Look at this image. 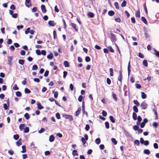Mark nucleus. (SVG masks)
Instances as JSON below:
<instances>
[{"instance_id": "1", "label": "nucleus", "mask_w": 159, "mask_h": 159, "mask_svg": "<svg viewBox=\"0 0 159 159\" xmlns=\"http://www.w3.org/2000/svg\"><path fill=\"white\" fill-rule=\"evenodd\" d=\"M63 117L66 119H69L70 121H72L73 120V118L72 116L66 114H63Z\"/></svg>"}, {"instance_id": "2", "label": "nucleus", "mask_w": 159, "mask_h": 159, "mask_svg": "<svg viewBox=\"0 0 159 159\" xmlns=\"http://www.w3.org/2000/svg\"><path fill=\"white\" fill-rule=\"evenodd\" d=\"M148 119L146 118H144L143 120V121L142 122L141 124L140 127L141 128H143L144 127L145 124L148 122Z\"/></svg>"}, {"instance_id": "3", "label": "nucleus", "mask_w": 159, "mask_h": 159, "mask_svg": "<svg viewBox=\"0 0 159 159\" xmlns=\"http://www.w3.org/2000/svg\"><path fill=\"white\" fill-rule=\"evenodd\" d=\"M110 35L111 36V41L114 42L116 41V39L115 35L112 33H111Z\"/></svg>"}, {"instance_id": "4", "label": "nucleus", "mask_w": 159, "mask_h": 159, "mask_svg": "<svg viewBox=\"0 0 159 159\" xmlns=\"http://www.w3.org/2000/svg\"><path fill=\"white\" fill-rule=\"evenodd\" d=\"M140 106L142 109H145L147 108L148 105L144 102H143L141 104Z\"/></svg>"}, {"instance_id": "5", "label": "nucleus", "mask_w": 159, "mask_h": 159, "mask_svg": "<svg viewBox=\"0 0 159 159\" xmlns=\"http://www.w3.org/2000/svg\"><path fill=\"white\" fill-rule=\"evenodd\" d=\"M25 5L28 7H30L31 6V3L30 0H25Z\"/></svg>"}, {"instance_id": "6", "label": "nucleus", "mask_w": 159, "mask_h": 159, "mask_svg": "<svg viewBox=\"0 0 159 159\" xmlns=\"http://www.w3.org/2000/svg\"><path fill=\"white\" fill-rule=\"evenodd\" d=\"M42 11L43 13H45L47 11L45 6L44 5H42L41 6Z\"/></svg>"}, {"instance_id": "7", "label": "nucleus", "mask_w": 159, "mask_h": 159, "mask_svg": "<svg viewBox=\"0 0 159 159\" xmlns=\"http://www.w3.org/2000/svg\"><path fill=\"white\" fill-rule=\"evenodd\" d=\"M8 59L7 61H8V64L10 66H11L12 65V63L11 62V61L12 59V57L10 56H7Z\"/></svg>"}, {"instance_id": "8", "label": "nucleus", "mask_w": 159, "mask_h": 159, "mask_svg": "<svg viewBox=\"0 0 159 159\" xmlns=\"http://www.w3.org/2000/svg\"><path fill=\"white\" fill-rule=\"evenodd\" d=\"M48 25L52 26H54L56 24V23H55L53 20H49L48 22Z\"/></svg>"}, {"instance_id": "9", "label": "nucleus", "mask_w": 159, "mask_h": 159, "mask_svg": "<svg viewBox=\"0 0 159 159\" xmlns=\"http://www.w3.org/2000/svg\"><path fill=\"white\" fill-rule=\"evenodd\" d=\"M55 137L53 135H52L49 136V140L50 142H52L54 141Z\"/></svg>"}, {"instance_id": "10", "label": "nucleus", "mask_w": 159, "mask_h": 159, "mask_svg": "<svg viewBox=\"0 0 159 159\" xmlns=\"http://www.w3.org/2000/svg\"><path fill=\"white\" fill-rule=\"evenodd\" d=\"M71 25L75 29V31H78V29L77 28L76 25V24L74 23H71Z\"/></svg>"}, {"instance_id": "11", "label": "nucleus", "mask_w": 159, "mask_h": 159, "mask_svg": "<svg viewBox=\"0 0 159 159\" xmlns=\"http://www.w3.org/2000/svg\"><path fill=\"white\" fill-rule=\"evenodd\" d=\"M87 16L90 18H93L94 17V14L91 12H89L87 14Z\"/></svg>"}, {"instance_id": "12", "label": "nucleus", "mask_w": 159, "mask_h": 159, "mask_svg": "<svg viewBox=\"0 0 159 159\" xmlns=\"http://www.w3.org/2000/svg\"><path fill=\"white\" fill-rule=\"evenodd\" d=\"M37 108L39 110L43 109L44 107L39 102L37 103Z\"/></svg>"}, {"instance_id": "13", "label": "nucleus", "mask_w": 159, "mask_h": 159, "mask_svg": "<svg viewBox=\"0 0 159 159\" xmlns=\"http://www.w3.org/2000/svg\"><path fill=\"white\" fill-rule=\"evenodd\" d=\"M53 57V55L52 53L50 52V54L48 55L47 57L48 59H52Z\"/></svg>"}, {"instance_id": "14", "label": "nucleus", "mask_w": 159, "mask_h": 159, "mask_svg": "<svg viewBox=\"0 0 159 159\" xmlns=\"http://www.w3.org/2000/svg\"><path fill=\"white\" fill-rule=\"evenodd\" d=\"M108 15L110 16H112L115 14V12L112 10L109 11L108 12Z\"/></svg>"}, {"instance_id": "15", "label": "nucleus", "mask_w": 159, "mask_h": 159, "mask_svg": "<svg viewBox=\"0 0 159 159\" xmlns=\"http://www.w3.org/2000/svg\"><path fill=\"white\" fill-rule=\"evenodd\" d=\"M141 93V97L142 99H145L147 98V95L143 92H142Z\"/></svg>"}, {"instance_id": "16", "label": "nucleus", "mask_w": 159, "mask_h": 159, "mask_svg": "<svg viewBox=\"0 0 159 159\" xmlns=\"http://www.w3.org/2000/svg\"><path fill=\"white\" fill-rule=\"evenodd\" d=\"M112 95L113 99L116 102L118 100V98H117V97H116V94L113 93Z\"/></svg>"}, {"instance_id": "17", "label": "nucleus", "mask_w": 159, "mask_h": 159, "mask_svg": "<svg viewBox=\"0 0 159 159\" xmlns=\"http://www.w3.org/2000/svg\"><path fill=\"white\" fill-rule=\"evenodd\" d=\"M143 153L149 155L150 153V152L148 149H145L143 150Z\"/></svg>"}, {"instance_id": "18", "label": "nucleus", "mask_w": 159, "mask_h": 159, "mask_svg": "<svg viewBox=\"0 0 159 159\" xmlns=\"http://www.w3.org/2000/svg\"><path fill=\"white\" fill-rule=\"evenodd\" d=\"M63 64L64 66L65 67H68L69 66V62L66 61H64L63 62Z\"/></svg>"}, {"instance_id": "19", "label": "nucleus", "mask_w": 159, "mask_h": 159, "mask_svg": "<svg viewBox=\"0 0 159 159\" xmlns=\"http://www.w3.org/2000/svg\"><path fill=\"white\" fill-rule=\"evenodd\" d=\"M153 112L154 113L156 117V119H157L158 117V115L157 112V110L155 109H153L152 110Z\"/></svg>"}, {"instance_id": "20", "label": "nucleus", "mask_w": 159, "mask_h": 159, "mask_svg": "<svg viewBox=\"0 0 159 159\" xmlns=\"http://www.w3.org/2000/svg\"><path fill=\"white\" fill-rule=\"evenodd\" d=\"M132 117L134 120H136L137 119V114L135 112H133Z\"/></svg>"}, {"instance_id": "21", "label": "nucleus", "mask_w": 159, "mask_h": 159, "mask_svg": "<svg viewBox=\"0 0 159 159\" xmlns=\"http://www.w3.org/2000/svg\"><path fill=\"white\" fill-rule=\"evenodd\" d=\"M25 125L24 124H20L19 126L20 129V131H22L24 127H25Z\"/></svg>"}, {"instance_id": "22", "label": "nucleus", "mask_w": 159, "mask_h": 159, "mask_svg": "<svg viewBox=\"0 0 159 159\" xmlns=\"http://www.w3.org/2000/svg\"><path fill=\"white\" fill-rule=\"evenodd\" d=\"M109 119L111 120V121L112 123H114L115 122V119H114V117L111 116H109Z\"/></svg>"}, {"instance_id": "23", "label": "nucleus", "mask_w": 159, "mask_h": 159, "mask_svg": "<svg viewBox=\"0 0 159 159\" xmlns=\"http://www.w3.org/2000/svg\"><path fill=\"white\" fill-rule=\"evenodd\" d=\"M141 20L145 24H146L147 23V21L146 18L144 16L141 17Z\"/></svg>"}, {"instance_id": "24", "label": "nucleus", "mask_w": 159, "mask_h": 159, "mask_svg": "<svg viewBox=\"0 0 159 159\" xmlns=\"http://www.w3.org/2000/svg\"><path fill=\"white\" fill-rule=\"evenodd\" d=\"M72 155L73 156H77L79 155L78 153H77V151L76 150H74L72 151Z\"/></svg>"}, {"instance_id": "25", "label": "nucleus", "mask_w": 159, "mask_h": 159, "mask_svg": "<svg viewBox=\"0 0 159 159\" xmlns=\"http://www.w3.org/2000/svg\"><path fill=\"white\" fill-rule=\"evenodd\" d=\"M143 64L144 66L147 67L148 66V63L147 60H144L143 62Z\"/></svg>"}, {"instance_id": "26", "label": "nucleus", "mask_w": 159, "mask_h": 159, "mask_svg": "<svg viewBox=\"0 0 159 159\" xmlns=\"http://www.w3.org/2000/svg\"><path fill=\"white\" fill-rule=\"evenodd\" d=\"M133 110L135 113H138V109L137 107L135 105L133 107Z\"/></svg>"}, {"instance_id": "27", "label": "nucleus", "mask_w": 159, "mask_h": 159, "mask_svg": "<svg viewBox=\"0 0 159 159\" xmlns=\"http://www.w3.org/2000/svg\"><path fill=\"white\" fill-rule=\"evenodd\" d=\"M25 93L26 94L30 93L31 92L30 90L27 88H25Z\"/></svg>"}, {"instance_id": "28", "label": "nucleus", "mask_w": 159, "mask_h": 159, "mask_svg": "<svg viewBox=\"0 0 159 159\" xmlns=\"http://www.w3.org/2000/svg\"><path fill=\"white\" fill-rule=\"evenodd\" d=\"M22 150L21 151L22 153H24L26 152V146L25 145H23L22 146Z\"/></svg>"}, {"instance_id": "29", "label": "nucleus", "mask_w": 159, "mask_h": 159, "mask_svg": "<svg viewBox=\"0 0 159 159\" xmlns=\"http://www.w3.org/2000/svg\"><path fill=\"white\" fill-rule=\"evenodd\" d=\"M134 144L139 146V145L140 143L139 141V140L136 139L134 141Z\"/></svg>"}, {"instance_id": "30", "label": "nucleus", "mask_w": 159, "mask_h": 159, "mask_svg": "<svg viewBox=\"0 0 159 159\" xmlns=\"http://www.w3.org/2000/svg\"><path fill=\"white\" fill-rule=\"evenodd\" d=\"M126 4H127L126 1L125 0H124L123 1V2L121 4V6L122 7H124L126 6Z\"/></svg>"}, {"instance_id": "31", "label": "nucleus", "mask_w": 159, "mask_h": 159, "mask_svg": "<svg viewBox=\"0 0 159 159\" xmlns=\"http://www.w3.org/2000/svg\"><path fill=\"white\" fill-rule=\"evenodd\" d=\"M24 116L26 120H28L30 118V116L29 115V114L28 113H25L24 114Z\"/></svg>"}, {"instance_id": "32", "label": "nucleus", "mask_w": 159, "mask_h": 159, "mask_svg": "<svg viewBox=\"0 0 159 159\" xmlns=\"http://www.w3.org/2000/svg\"><path fill=\"white\" fill-rule=\"evenodd\" d=\"M9 106L7 104L4 103L3 105V108L5 110H7L9 107Z\"/></svg>"}, {"instance_id": "33", "label": "nucleus", "mask_w": 159, "mask_h": 159, "mask_svg": "<svg viewBox=\"0 0 159 159\" xmlns=\"http://www.w3.org/2000/svg\"><path fill=\"white\" fill-rule=\"evenodd\" d=\"M19 138V136L18 134H16L13 135V138L15 140H17Z\"/></svg>"}, {"instance_id": "34", "label": "nucleus", "mask_w": 159, "mask_h": 159, "mask_svg": "<svg viewBox=\"0 0 159 159\" xmlns=\"http://www.w3.org/2000/svg\"><path fill=\"white\" fill-rule=\"evenodd\" d=\"M16 95L18 97H20L21 96V93L20 92L18 91L16 93Z\"/></svg>"}, {"instance_id": "35", "label": "nucleus", "mask_w": 159, "mask_h": 159, "mask_svg": "<svg viewBox=\"0 0 159 159\" xmlns=\"http://www.w3.org/2000/svg\"><path fill=\"white\" fill-rule=\"evenodd\" d=\"M130 68H131V65H128V76H129V75H130V72H131Z\"/></svg>"}, {"instance_id": "36", "label": "nucleus", "mask_w": 159, "mask_h": 159, "mask_svg": "<svg viewBox=\"0 0 159 159\" xmlns=\"http://www.w3.org/2000/svg\"><path fill=\"white\" fill-rule=\"evenodd\" d=\"M109 51L111 52H114V51L111 46H109L107 47Z\"/></svg>"}, {"instance_id": "37", "label": "nucleus", "mask_w": 159, "mask_h": 159, "mask_svg": "<svg viewBox=\"0 0 159 159\" xmlns=\"http://www.w3.org/2000/svg\"><path fill=\"white\" fill-rule=\"evenodd\" d=\"M29 128L28 127H26L25 128V129H24V132L25 133H28L29 132Z\"/></svg>"}, {"instance_id": "38", "label": "nucleus", "mask_w": 159, "mask_h": 159, "mask_svg": "<svg viewBox=\"0 0 159 159\" xmlns=\"http://www.w3.org/2000/svg\"><path fill=\"white\" fill-rule=\"evenodd\" d=\"M135 16L136 17H140V12L139 11H137L135 13Z\"/></svg>"}, {"instance_id": "39", "label": "nucleus", "mask_w": 159, "mask_h": 159, "mask_svg": "<svg viewBox=\"0 0 159 159\" xmlns=\"http://www.w3.org/2000/svg\"><path fill=\"white\" fill-rule=\"evenodd\" d=\"M19 64L21 65H23L25 62V60H24L19 59L18 61Z\"/></svg>"}, {"instance_id": "40", "label": "nucleus", "mask_w": 159, "mask_h": 159, "mask_svg": "<svg viewBox=\"0 0 159 159\" xmlns=\"http://www.w3.org/2000/svg\"><path fill=\"white\" fill-rule=\"evenodd\" d=\"M95 143L97 144H99L101 143V140L99 138H98L95 139Z\"/></svg>"}, {"instance_id": "41", "label": "nucleus", "mask_w": 159, "mask_h": 159, "mask_svg": "<svg viewBox=\"0 0 159 159\" xmlns=\"http://www.w3.org/2000/svg\"><path fill=\"white\" fill-rule=\"evenodd\" d=\"M105 124L106 128L107 129H108L110 127L109 122L108 121L105 122Z\"/></svg>"}, {"instance_id": "42", "label": "nucleus", "mask_w": 159, "mask_h": 159, "mask_svg": "<svg viewBox=\"0 0 159 159\" xmlns=\"http://www.w3.org/2000/svg\"><path fill=\"white\" fill-rule=\"evenodd\" d=\"M133 102L136 106H139L140 104L137 100H134Z\"/></svg>"}, {"instance_id": "43", "label": "nucleus", "mask_w": 159, "mask_h": 159, "mask_svg": "<svg viewBox=\"0 0 159 159\" xmlns=\"http://www.w3.org/2000/svg\"><path fill=\"white\" fill-rule=\"evenodd\" d=\"M38 67L37 65L36 64H35L33 66V67L32 68V70H36L38 69Z\"/></svg>"}, {"instance_id": "44", "label": "nucleus", "mask_w": 159, "mask_h": 159, "mask_svg": "<svg viewBox=\"0 0 159 159\" xmlns=\"http://www.w3.org/2000/svg\"><path fill=\"white\" fill-rule=\"evenodd\" d=\"M139 128V127L137 125H135L133 127V129L135 131L138 130Z\"/></svg>"}, {"instance_id": "45", "label": "nucleus", "mask_w": 159, "mask_h": 159, "mask_svg": "<svg viewBox=\"0 0 159 159\" xmlns=\"http://www.w3.org/2000/svg\"><path fill=\"white\" fill-rule=\"evenodd\" d=\"M111 140L112 142L114 143L115 145H116L117 144V141L116 139L114 138H112L111 139Z\"/></svg>"}, {"instance_id": "46", "label": "nucleus", "mask_w": 159, "mask_h": 159, "mask_svg": "<svg viewBox=\"0 0 159 159\" xmlns=\"http://www.w3.org/2000/svg\"><path fill=\"white\" fill-rule=\"evenodd\" d=\"M81 140L83 144L84 145V146H85L84 145V144H85V143H86V141H87L84 138L82 137L81 139Z\"/></svg>"}, {"instance_id": "47", "label": "nucleus", "mask_w": 159, "mask_h": 159, "mask_svg": "<svg viewBox=\"0 0 159 159\" xmlns=\"http://www.w3.org/2000/svg\"><path fill=\"white\" fill-rule=\"evenodd\" d=\"M154 52L156 56L157 57H159V51H157V50L154 48Z\"/></svg>"}, {"instance_id": "48", "label": "nucleus", "mask_w": 159, "mask_h": 159, "mask_svg": "<svg viewBox=\"0 0 159 159\" xmlns=\"http://www.w3.org/2000/svg\"><path fill=\"white\" fill-rule=\"evenodd\" d=\"M143 6L144 9L145 11L146 14H148V11H147V7L146 6V4L145 3L143 4Z\"/></svg>"}, {"instance_id": "49", "label": "nucleus", "mask_w": 159, "mask_h": 159, "mask_svg": "<svg viewBox=\"0 0 159 159\" xmlns=\"http://www.w3.org/2000/svg\"><path fill=\"white\" fill-rule=\"evenodd\" d=\"M110 72V75L111 76H113V70L112 68H110L109 69Z\"/></svg>"}, {"instance_id": "50", "label": "nucleus", "mask_w": 159, "mask_h": 159, "mask_svg": "<svg viewBox=\"0 0 159 159\" xmlns=\"http://www.w3.org/2000/svg\"><path fill=\"white\" fill-rule=\"evenodd\" d=\"M138 56L139 57L143 58L144 57L143 54L141 52H139L138 53Z\"/></svg>"}, {"instance_id": "51", "label": "nucleus", "mask_w": 159, "mask_h": 159, "mask_svg": "<svg viewBox=\"0 0 159 159\" xmlns=\"http://www.w3.org/2000/svg\"><path fill=\"white\" fill-rule=\"evenodd\" d=\"M102 116L104 117L106 116L107 115V112L104 110H103L102 111Z\"/></svg>"}, {"instance_id": "52", "label": "nucleus", "mask_w": 159, "mask_h": 159, "mask_svg": "<svg viewBox=\"0 0 159 159\" xmlns=\"http://www.w3.org/2000/svg\"><path fill=\"white\" fill-rule=\"evenodd\" d=\"M85 61L87 62H89L90 61V58L89 56H86L85 58Z\"/></svg>"}, {"instance_id": "53", "label": "nucleus", "mask_w": 159, "mask_h": 159, "mask_svg": "<svg viewBox=\"0 0 159 159\" xmlns=\"http://www.w3.org/2000/svg\"><path fill=\"white\" fill-rule=\"evenodd\" d=\"M13 89L15 90H18L19 88L17 86V84H15L13 88Z\"/></svg>"}, {"instance_id": "54", "label": "nucleus", "mask_w": 159, "mask_h": 159, "mask_svg": "<svg viewBox=\"0 0 159 159\" xmlns=\"http://www.w3.org/2000/svg\"><path fill=\"white\" fill-rule=\"evenodd\" d=\"M45 130L44 128H41L40 130H39L38 131V133L39 134H41Z\"/></svg>"}, {"instance_id": "55", "label": "nucleus", "mask_w": 159, "mask_h": 159, "mask_svg": "<svg viewBox=\"0 0 159 159\" xmlns=\"http://www.w3.org/2000/svg\"><path fill=\"white\" fill-rule=\"evenodd\" d=\"M36 52L38 55H41V52L39 49H38L36 50Z\"/></svg>"}, {"instance_id": "56", "label": "nucleus", "mask_w": 159, "mask_h": 159, "mask_svg": "<svg viewBox=\"0 0 159 159\" xmlns=\"http://www.w3.org/2000/svg\"><path fill=\"white\" fill-rule=\"evenodd\" d=\"M90 129V126L89 124H86L85 128V129L86 131H88Z\"/></svg>"}, {"instance_id": "57", "label": "nucleus", "mask_w": 159, "mask_h": 159, "mask_svg": "<svg viewBox=\"0 0 159 159\" xmlns=\"http://www.w3.org/2000/svg\"><path fill=\"white\" fill-rule=\"evenodd\" d=\"M53 39H56L57 38V33L56 31L54 30L53 31Z\"/></svg>"}, {"instance_id": "58", "label": "nucleus", "mask_w": 159, "mask_h": 159, "mask_svg": "<svg viewBox=\"0 0 159 159\" xmlns=\"http://www.w3.org/2000/svg\"><path fill=\"white\" fill-rule=\"evenodd\" d=\"M136 87L138 89H140L141 88V86L140 84L136 83L135 84Z\"/></svg>"}, {"instance_id": "59", "label": "nucleus", "mask_w": 159, "mask_h": 159, "mask_svg": "<svg viewBox=\"0 0 159 159\" xmlns=\"http://www.w3.org/2000/svg\"><path fill=\"white\" fill-rule=\"evenodd\" d=\"M56 116L57 118L58 119H59L61 118L60 115L59 113L57 112L56 114Z\"/></svg>"}, {"instance_id": "60", "label": "nucleus", "mask_w": 159, "mask_h": 159, "mask_svg": "<svg viewBox=\"0 0 159 159\" xmlns=\"http://www.w3.org/2000/svg\"><path fill=\"white\" fill-rule=\"evenodd\" d=\"M114 6H115L116 8V9H119V4H118V3L117 2H115L114 3Z\"/></svg>"}, {"instance_id": "61", "label": "nucleus", "mask_w": 159, "mask_h": 159, "mask_svg": "<svg viewBox=\"0 0 159 159\" xmlns=\"http://www.w3.org/2000/svg\"><path fill=\"white\" fill-rule=\"evenodd\" d=\"M158 123L156 122H154L153 123V125L154 127L157 128L158 126Z\"/></svg>"}, {"instance_id": "62", "label": "nucleus", "mask_w": 159, "mask_h": 159, "mask_svg": "<svg viewBox=\"0 0 159 159\" xmlns=\"http://www.w3.org/2000/svg\"><path fill=\"white\" fill-rule=\"evenodd\" d=\"M83 97L81 95H80L78 98V100L79 102H81L83 99Z\"/></svg>"}, {"instance_id": "63", "label": "nucleus", "mask_w": 159, "mask_h": 159, "mask_svg": "<svg viewBox=\"0 0 159 159\" xmlns=\"http://www.w3.org/2000/svg\"><path fill=\"white\" fill-rule=\"evenodd\" d=\"M63 77L64 78H65L66 77V76L67 75L68 73L67 71H63Z\"/></svg>"}, {"instance_id": "64", "label": "nucleus", "mask_w": 159, "mask_h": 159, "mask_svg": "<svg viewBox=\"0 0 159 159\" xmlns=\"http://www.w3.org/2000/svg\"><path fill=\"white\" fill-rule=\"evenodd\" d=\"M49 73V71L48 70H46L45 71V73H44V76L45 77H47Z\"/></svg>"}]
</instances>
